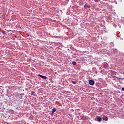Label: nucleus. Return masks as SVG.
<instances>
[{"label": "nucleus", "mask_w": 124, "mask_h": 124, "mask_svg": "<svg viewBox=\"0 0 124 124\" xmlns=\"http://www.w3.org/2000/svg\"><path fill=\"white\" fill-rule=\"evenodd\" d=\"M94 81L91 80L89 81V85H91V86H93L94 85Z\"/></svg>", "instance_id": "f257e3e1"}, {"label": "nucleus", "mask_w": 124, "mask_h": 124, "mask_svg": "<svg viewBox=\"0 0 124 124\" xmlns=\"http://www.w3.org/2000/svg\"><path fill=\"white\" fill-rule=\"evenodd\" d=\"M84 7H87L88 8H90V5H88L87 4H85L84 5Z\"/></svg>", "instance_id": "0eeeda50"}, {"label": "nucleus", "mask_w": 124, "mask_h": 124, "mask_svg": "<svg viewBox=\"0 0 124 124\" xmlns=\"http://www.w3.org/2000/svg\"><path fill=\"white\" fill-rule=\"evenodd\" d=\"M103 120L104 121H107L108 120V118L106 116H103L102 117Z\"/></svg>", "instance_id": "39448f33"}, {"label": "nucleus", "mask_w": 124, "mask_h": 124, "mask_svg": "<svg viewBox=\"0 0 124 124\" xmlns=\"http://www.w3.org/2000/svg\"><path fill=\"white\" fill-rule=\"evenodd\" d=\"M72 64H73V65H75V64H76V62H72Z\"/></svg>", "instance_id": "6e6552de"}, {"label": "nucleus", "mask_w": 124, "mask_h": 124, "mask_svg": "<svg viewBox=\"0 0 124 124\" xmlns=\"http://www.w3.org/2000/svg\"><path fill=\"white\" fill-rule=\"evenodd\" d=\"M56 111H57V108H53L52 109V114H53V113H55Z\"/></svg>", "instance_id": "423d86ee"}, {"label": "nucleus", "mask_w": 124, "mask_h": 124, "mask_svg": "<svg viewBox=\"0 0 124 124\" xmlns=\"http://www.w3.org/2000/svg\"><path fill=\"white\" fill-rule=\"evenodd\" d=\"M97 121H98V122H101L102 118H101V117H99V116H97Z\"/></svg>", "instance_id": "f03ea898"}, {"label": "nucleus", "mask_w": 124, "mask_h": 124, "mask_svg": "<svg viewBox=\"0 0 124 124\" xmlns=\"http://www.w3.org/2000/svg\"><path fill=\"white\" fill-rule=\"evenodd\" d=\"M31 93H32V94L33 95H34V94H35V92H34V91H32V92H31Z\"/></svg>", "instance_id": "9d476101"}, {"label": "nucleus", "mask_w": 124, "mask_h": 124, "mask_svg": "<svg viewBox=\"0 0 124 124\" xmlns=\"http://www.w3.org/2000/svg\"><path fill=\"white\" fill-rule=\"evenodd\" d=\"M77 81H72V84H76Z\"/></svg>", "instance_id": "1a4fd4ad"}, {"label": "nucleus", "mask_w": 124, "mask_h": 124, "mask_svg": "<svg viewBox=\"0 0 124 124\" xmlns=\"http://www.w3.org/2000/svg\"><path fill=\"white\" fill-rule=\"evenodd\" d=\"M38 76H40V77H41V78H43V79H46V76H43L42 75L39 74Z\"/></svg>", "instance_id": "7ed1b4c3"}, {"label": "nucleus", "mask_w": 124, "mask_h": 124, "mask_svg": "<svg viewBox=\"0 0 124 124\" xmlns=\"http://www.w3.org/2000/svg\"><path fill=\"white\" fill-rule=\"evenodd\" d=\"M114 77H115V78H116L117 79V80H124V78H119L117 76H114Z\"/></svg>", "instance_id": "20e7f679"}, {"label": "nucleus", "mask_w": 124, "mask_h": 124, "mask_svg": "<svg viewBox=\"0 0 124 124\" xmlns=\"http://www.w3.org/2000/svg\"><path fill=\"white\" fill-rule=\"evenodd\" d=\"M95 2H98L99 1V0H94Z\"/></svg>", "instance_id": "9b49d317"}]
</instances>
